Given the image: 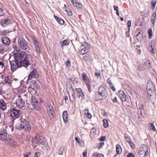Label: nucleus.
<instances>
[{
  "label": "nucleus",
  "mask_w": 157,
  "mask_h": 157,
  "mask_svg": "<svg viewBox=\"0 0 157 157\" xmlns=\"http://www.w3.org/2000/svg\"><path fill=\"white\" fill-rule=\"evenodd\" d=\"M14 59L23 65V67L27 69L30 65V60L32 58L29 57L27 54L24 51L20 50L15 49L13 51Z\"/></svg>",
  "instance_id": "f257e3e1"
},
{
  "label": "nucleus",
  "mask_w": 157,
  "mask_h": 157,
  "mask_svg": "<svg viewBox=\"0 0 157 157\" xmlns=\"http://www.w3.org/2000/svg\"><path fill=\"white\" fill-rule=\"evenodd\" d=\"M98 95L96 97V100H102L105 99L108 96V92L106 87L101 86L98 89Z\"/></svg>",
  "instance_id": "f03ea898"
},
{
  "label": "nucleus",
  "mask_w": 157,
  "mask_h": 157,
  "mask_svg": "<svg viewBox=\"0 0 157 157\" xmlns=\"http://www.w3.org/2000/svg\"><path fill=\"white\" fill-rule=\"evenodd\" d=\"M147 90L148 96L151 97L155 92V86L153 83L150 81H147Z\"/></svg>",
  "instance_id": "7ed1b4c3"
},
{
  "label": "nucleus",
  "mask_w": 157,
  "mask_h": 157,
  "mask_svg": "<svg viewBox=\"0 0 157 157\" xmlns=\"http://www.w3.org/2000/svg\"><path fill=\"white\" fill-rule=\"evenodd\" d=\"M17 41L18 46L20 48L28 53L30 48L27 42L22 38L18 39Z\"/></svg>",
  "instance_id": "20e7f679"
},
{
  "label": "nucleus",
  "mask_w": 157,
  "mask_h": 157,
  "mask_svg": "<svg viewBox=\"0 0 157 157\" xmlns=\"http://www.w3.org/2000/svg\"><path fill=\"white\" fill-rule=\"evenodd\" d=\"M82 79L85 82L88 88V92L90 93L92 91L91 85V80L89 78L86 73L83 72L82 73Z\"/></svg>",
  "instance_id": "39448f33"
},
{
  "label": "nucleus",
  "mask_w": 157,
  "mask_h": 157,
  "mask_svg": "<svg viewBox=\"0 0 157 157\" xmlns=\"http://www.w3.org/2000/svg\"><path fill=\"white\" fill-rule=\"evenodd\" d=\"M30 104L32 105L34 108L38 111L40 110V105L41 102H38V100L34 97L32 96L30 99Z\"/></svg>",
  "instance_id": "423d86ee"
},
{
  "label": "nucleus",
  "mask_w": 157,
  "mask_h": 157,
  "mask_svg": "<svg viewBox=\"0 0 157 157\" xmlns=\"http://www.w3.org/2000/svg\"><path fill=\"white\" fill-rule=\"evenodd\" d=\"M10 64L11 67V71L13 72L19 68H21L23 67V65L16 60L14 59L13 62L10 61Z\"/></svg>",
  "instance_id": "0eeeda50"
},
{
  "label": "nucleus",
  "mask_w": 157,
  "mask_h": 157,
  "mask_svg": "<svg viewBox=\"0 0 157 157\" xmlns=\"http://www.w3.org/2000/svg\"><path fill=\"white\" fill-rule=\"evenodd\" d=\"M10 114L13 120H15L18 118L21 115L20 110L13 108L10 110Z\"/></svg>",
  "instance_id": "6e6552de"
},
{
  "label": "nucleus",
  "mask_w": 157,
  "mask_h": 157,
  "mask_svg": "<svg viewBox=\"0 0 157 157\" xmlns=\"http://www.w3.org/2000/svg\"><path fill=\"white\" fill-rule=\"evenodd\" d=\"M19 128L24 130L29 131L30 130L31 127L29 122L25 119L21 121Z\"/></svg>",
  "instance_id": "1a4fd4ad"
},
{
  "label": "nucleus",
  "mask_w": 157,
  "mask_h": 157,
  "mask_svg": "<svg viewBox=\"0 0 157 157\" xmlns=\"http://www.w3.org/2000/svg\"><path fill=\"white\" fill-rule=\"evenodd\" d=\"M39 76V73L36 69H34L29 75L27 80V83H29V81L33 78H37Z\"/></svg>",
  "instance_id": "9d476101"
},
{
  "label": "nucleus",
  "mask_w": 157,
  "mask_h": 157,
  "mask_svg": "<svg viewBox=\"0 0 157 157\" xmlns=\"http://www.w3.org/2000/svg\"><path fill=\"white\" fill-rule=\"evenodd\" d=\"M80 48H82L80 52V53L83 55L88 52L90 49V46L87 43L85 42L82 44Z\"/></svg>",
  "instance_id": "9b49d317"
},
{
  "label": "nucleus",
  "mask_w": 157,
  "mask_h": 157,
  "mask_svg": "<svg viewBox=\"0 0 157 157\" xmlns=\"http://www.w3.org/2000/svg\"><path fill=\"white\" fill-rule=\"evenodd\" d=\"M47 111L49 119L51 121H52L55 115V113L52 106L50 105L48 106Z\"/></svg>",
  "instance_id": "f8f14e48"
},
{
  "label": "nucleus",
  "mask_w": 157,
  "mask_h": 157,
  "mask_svg": "<svg viewBox=\"0 0 157 157\" xmlns=\"http://www.w3.org/2000/svg\"><path fill=\"white\" fill-rule=\"evenodd\" d=\"M75 90L77 93V97L78 98L81 97L82 100H85V97L82 90L81 88H78L76 89Z\"/></svg>",
  "instance_id": "ddd939ff"
},
{
  "label": "nucleus",
  "mask_w": 157,
  "mask_h": 157,
  "mask_svg": "<svg viewBox=\"0 0 157 157\" xmlns=\"http://www.w3.org/2000/svg\"><path fill=\"white\" fill-rule=\"evenodd\" d=\"M1 23L3 27L6 26L7 25L12 24L11 19L8 18H5L1 21Z\"/></svg>",
  "instance_id": "4468645a"
},
{
  "label": "nucleus",
  "mask_w": 157,
  "mask_h": 157,
  "mask_svg": "<svg viewBox=\"0 0 157 157\" xmlns=\"http://www.w3.org/2000/svg\"><path fill=\"white\" fill-rule=\"evenodd\" d=\"M1 42L2 43L3 45H6L8 47L10 43V40L7 37H2L1 38Z\"/></svg>",
  "instance_id": "2eb2a0df"
},
{
  "label": "nucleus",
  "mask_w": 157,
  "mask_h": 157,
  "mask_svg": "<svg viewBox=\"0 0 157 157\" xmlns=\"http://www.w3.org/2000/svg\"><path fill=\"white\" fill-rule=\"evenodd\" d=\"M143 63L145 66L147 70L151 69L152 67V62L149 60L147 59L143 60Z\"/></svg>",
  "instance_id": "dca6fc26"
},
{
  "label": "nucleus",
  "mask_w": 157,
  "mask_h": 157,
  "mask_svg": "<svg viewBox=\"0 0 157 157\" xmlns=\"http://www.w3.org/2000/svg\"><path fill=\"white\" fill-rule=\"evenodd\" d=\"M7 138V133L5 130L0 131V140L2 141L6 140Z\"/></svg>",
  "instance_id": "f3484780"
},
{
  "label": "nucleus",
  "mask_w": 157,
  "mask_h": 157,
  "mask_svg": "<svg viewBox=\"0 0 157 157\" xmlns=\"http://www.w3.org/2000/svg\"><path fill=\"white\" fill-rule=\"evenodd\" d=\"M67 89L69 91L71 92L72 98V99H71L70 97H69V99L70 101L71 102H73L75 100V97L74 96V95L75 94V92L74 90V89H73L71 85H69V87H67Z\"/></svg>",
  "instance_id": "a211bd4d"
},
{
  "label": "nucleus",
  "mask_w": 157,
  "mask_h": 157,
  "mask_svg": "<svg viewBox=\"0 0 157 157\" xmlns=\"http://www.w3.org/2000/svg\"><path fill=\"white\" fill-rule=\"evenodd\" d=\"M119 96L122 101H125L126 100V97L124 92L122 90H120L118 92Z\"/></svg>",
  "instance_id": "6ab92c4d"
},
{
  "label": "nucleus",
  "mask_w": 157,
  "mask_h": 157,
  "mask_svg": "<svg viewBox=\"0 0 157 157\" xmlns=\"http://www.w3.org/2000/svg\"><path fill=\"white\" fill-rule=\"evenodd\" d=\"M71 2L74 7L78 9H82V5L81 3H78L76 0H70Z\"/></svg>",
  "instance_id": "aec40b11"
},
{
  "label": "nucleus",
  "mask_w": 157,
  "mask_h": 157,
  "mask_svg": "<svg viewBox=\"0 0 157 157\" xmlns=\"http://www.w3.org/2000/svg\"><path fill=\"white\" fill-rule=\"evenodd\" d=\"M139 113L142 117H144L146 115V111L144 108V105L143 104L141 105L138 110V114H139Z\"/></svg>",
  "instance_id": "412c9836"
},
{
  "label": "nucleus",
  "mask_w": 157,
  "mask_h": 157,
  "mask_svg": "<svg viewBox=\"0 0 157 157\" xmlns=\"http://www.w3.org/2000/svg\"><path fill=\"white\" fill-rule=\"evenodd\" d=\"M8 47L6 45H0V53L3 54L4 52L8 50Z\"/></svg>",
  "instance_id": "4be33fe9"
},
{
  "label": "nucleus",
  "mask_w": 157,
  "mask_h": 157,
  "mask_svg": "<svg viewBox=\"0 0 157 157\" xmlns=\"http://www.w3.org/2000/svg\"><path fill=\"white\" fill-rule=\"evenodd\" d=\"M143 34L140 32H139L136 36V38L138 41L141 43L143 40Z\"/></svg>",
  "instance_id": "5701e85b"
},
{
  "label": "nucleus",
  "mask_w": 157,
  "mask_h": 157,
  "mask_svg": "<svg viewBox=\"0 0 157 157\" xmlns=\"http://www.w3.org/2000/svg\"><path fill=\"white\" fill-rule=\"evenodd\" d=\"M0 108L3 111L6 109V105L3 99H0Z\"/></svg>",
  "instance_id": "b1692460"
},
{
  "label": "nucleus",
  "mask_w": 157,
  "mask_h": 157,
  "mask_svg": "<svg viewBox=\"0 0 157 157\" xmlns=\"http://www.w3.org/2000/svg\"><path fill=\"white\" fill-rule=\"evenodd\" d=\"M29 83H30L29 85L30 87H33V88L36 89V90H37V88H38L37 87V85L38 84L34 80H32L31 81H29Z\"/></svg>",
  "instance_id": "393cba45"
},
{
  "label": "nucleus",
  "mask_w": 157,
  "mask_h": 157,
  "mask_svg": "<svg viewBox=\"0 0 157 157\" xmlns=\"http://www.w3.org/2000/svg\"><path fill=\"white\" fill-rule=\"evenodd\" d=\"M62 117L64 122L66 124L68 122L67 113V111H64L63 112Z\"/></svg>",
  "instance_id": "a878e982"
},
{
  "label": "nucleus",
  "mask_w": 157,
  "mask_h": 157,
  "mask_svg": "<svg viewBox=\"0 0 157 157\" xmlns=\"http://www.w3.org/2000/svg\"><path fill=\"white\" fill-rule=\"evenodd\" d=\"M54 17L57 22L59 24L61 25H63L64 24V20L60 18H59L55 15H54Z\"/></svg>",
  "instance_id": "bb28decb"
},
{
  "label": "nucleus",
  "mask_w": 157,
  "mask_h": 157,
  "mask_svg": "<svg viewBox=\"0 0 157 157\" xmlns=\"http://www.w3.org/2000/svg\"><path fill=\"white\" fill-rule=\"evenodd\" d=\"M38 142L40 144L44 145L45 147H48V144L47 142H46L45 139H43V141H41L40 139H38Z\"/></svg>",
  "instance_id": "cd10ccee"
},
{
  "label": "nucleus",
  "mask_w": 157,
  "mask_h": 157,
  "mask_svg": "<svg viewBox=\"0 0 157 157\" xmlns=\"http://www.w3.org/2000/svg\"><path fill=\"white\" fill-rule=\"evenodd\" d=\"M138 70L139 71H143L144 70H147L145 66L144 63L140 64L138 67Z\"/></svg>",
  "instance_id": "c85d7f7f"
},
{
  "label": "nucleus",
  "mask_w": 157,
  "mask_h": 157,
  "mask_svg": "<svg viewBox=\"0 0 157 157\" xmlns=\"http://www.w3.org/2000/svg\"><path fill=\"white\" fill-rule=\"evenodd\" d=\"M151 22L153 24H154L155 22V21L156 20V13H153L151 17Z\"/></svg>",
  "instance_id": "c756f323"
},
{
  "label": "nucleus",
  "mask_w": 157,
  "mask_h": 157,
  "mask_svg": "<svg viewBox=\"0 0 157 157\" xmlns=\"http://www.w3.org/2000/svg\"><path fill=\"white\" fill-rule=\"evenodd\" d=\"M116 152L117 154H120L122 152L121 147L120 145L117 144L116 146Z\"/></svg>",
  "instance_id": "7c9ffc66"
},
{
  "label": "nucleus",
  "mask_w": 157,
  "mask_h": 157,
  "mask_svg": "<svg viewBox=\"0 0 157 157\" xmlns=\"http://www.w3.org/2000/svg\"><path fill=\"white\" fill-rule=\"evenodd\" d=\"M12 80L9 77H6L4 80V82L6 84H10L12 83Z\"/></svg>",
  "instance_id": "2f4dec72"
},
{
  "label": "nucleus",
  "mask_w": 157,
  "mask_h": 157,
  "mask_svg": "<svg viewBox=\"0 0 157 157\" xmlns=\"http://www.w3.org/2000/svg\"><path fill=\"white\" fill-rule=\"evenodd\" d=\"M103 125L105 128H107L109 126V123L108 120L106 119L103 120Z\"/></svg>",
  "instance_id": "473e14b6"
},
{
  "label": "nucleus",
  "mask_w": 157,
  "mask_h": 157,
  "mask_svg": "<svg viewBox=\"0 0 157 157\" xmlns=\"http://www.w3.org/2000/svg\"><path fill=\"white\" fill-rule=\"evenodd\" d=\"M148 38L150 39L152 38V31L151 29H149L148 31Z\"/></svg>",
  "instance_id": "72a5a7b5"
},
{
  "label": "nucleus",
  "mask_w": 157,
  "mask_h": 157,
  "mask_svg": "<svg viewBox=\"0 0 157 157\" xmlns=\"http://www.w3.org/2000/svg\"><path fill=\"white\" fill-rule=\"evenodd\" d=\"M28 92L30 93H31L33 91H34L35 93H36L37 92V90H36V89H35L33 87H30V86H29L28 87Z\"/></svg>",
  "instance_id": "f704fd0d"
},
{
  "label": "nucleus",
  "mask_w": 157,
  "mask_h": 157,
  "mask_svg": "<svg viewBox=\"0 0 157 157\" xmlns=\"http://www.w3.org/2000/svg\"><path fill=\"white\" fill-rule=\"evenodd\" d=\"M144 147L142 146L140 148L139 151L138 152V154L139 155H141L144 153Z\"/></svg>",
  "instance_id": "c9c22d12"
},
{
  "label": "nucleus",
  "mask_w": 157,
  "mask_h": 157,
  "mask_svg": "<svg viewBox=\"0 0 157 157\" xmlns=\"http://www.w3.org/2000/svg\"><path fill=\"white\" fill-rule=\"evenodd\" d=\"M129 144L132 149H134L135 148V146L132 140L128 142Z\"/></svg>",
  "instance_id": "e433bc0d"
},
{
  "label": "nucleus",
  "mask_w": 157,
  "mask_h": 157,
  "mask_svg": "<svg viewBox=\"0 0 157 157\" xmlns=\"http://www.w3.org/2000/svg\"><path fill=\"white\" fill-rule=\"evenodd\" d=\"M35 48L36 51V55L37 56H39L40 54V49L39 46L35 47Z\"/></svg>",
  "instance_id": "4c0bfd02"
},
{
  "label": "nucleus",
  "mask_w": 157,
  "mask_h": 157,
  "mask_svg": "<svg viewBox=\"0 0 157 157\" xmlns=\"http://www.w3.org/2000/svg\"><path fill=\"white\" fill-rule=\"evenodd\" d=\"M11 31H9L7 30H4L2 32L1 35L6 36L7 34L9 33Z\"/></svg>",
  "instance_id": "58836bf2"
},
{
  "label": "nucleus",
  "mask_w": 157,
  "mask_h": 157,
  "mask_svg": "<svg viewBox=\"0 0 157 157\" xmlns=\"http://www.w3.org/2000/svg\"><path fill=\"white\" fill-rule=\"evenodd\" d=\"M68 41L67 40H65L62 41V43L61 45V46H66L68 45L69 44V43H68Z\"/></svg>",
  "instance_id": "ea45409f"
},
{
  "label": "nucleus",
  "mask_w": 157,
  "mask_h": 157,
  "mask_svg": "<svg viewBox=\"0 0 157 157\" xmlns=\"http://www.w3.org/2000/svg\"><path fill=\"white\" fill-rule=\"evenodd\" d=\"M64 148L63 147H61L59 150V155L63 154V151H64Z\"/></svg>",
  "instance_id": "a19ab883"
},
{
  "label": "nucleus",
  "mask_w": 157,
  "mask_h": 157,
  "mask_svg": "<svg viewBox=\"0 0 157 157\" xmlns=\"http://www.w3.org/2000/svg\"><path fill=\"white\" fill-rule=\"evenodd\" d=\"M83 59L86 62H89L90 60V59L89 56H86L83 57Z\"/></svg>",
  "instance_id": "79ce46f5"
},
{
  "label": "nucleus",
  "mask_w": 157,
  "mask_h": 157,
  "mask_svg": "<svg viewBox=\"0 0 157 157\" xmlns=\"http://www.w3.org/2000/svg\"><path fill=\"white\" fill-rule=\"evenodd\" d=\"M85 114L86 117L88 118H90L92 117L91 114L89 112H87L86 113L85 112Z\"/></svg>",
  "instance_id": "37998d69"
},
{
  "label": "nucleus",
  "mask_w": 157,
  "mask_h": 157,
  "mask_svg": "<svg viewBox=\"0 0 157 157\" xmlns=\"http://www.w3.org/2000/svg\"><path fill=\"white\" fill-rule=\"evenodd\" d=\"M66 65L68 67H69L71 66V62L68 59H67V60L66 62Z\"/></svg>",
  "instance_id": "c03bdc74"
},
{
  "label": "nucleus",
  "mask_w": 157,
  "mask_h": 157,
  "mask_svg": "<svg viewBox=\"0 0 157 157\" xmlns=\"http://www.w3.org/2000/svg\"><path fill=\"white\" fill-rule=\"evenodd\" d=\"M156 1H155V2L152 1V2H151V7H152V8L153 9H154L155 8V6L156 4Z\"/></svg>",
  "instance_id": "a18cd8bd"
},
{
  "label": "nucleus",
  "mask_w": 157,
  "mask_h": 157,
  "mask_svg": "<svg viewBox=\"0 0 157 157\" xmlns=\"http://www.w3.org/2000/svg\"><path fill=\"white\" fill-rule=\"evenodd\" d=\"M125 139V140L127 142H128L129 141H131V138L130 137H128L127 136H124Z\"/></svg>",
  "instance_id": "49530a36"
},
{
  "label": "nucleus",
  "mask_w": 157,
  "mask_h": 157,
  "mask_svg": "<svg viewBox=\"0 0 157 157\" xmlns=\"http://www.w3.org/2000/svg\"><path fill=\"white\" fill-rule=\"evenodd\" d=\"M140 45H136V49L138 51V52H139L138 54L139 55H140V52H141V50L140 49Z\"/></svg>",
  "instance_id": "de8ad7c7"
},
{
  "label": "nucleus",
  "mask_w": 157,
  "mask_h": 157,
  "mask_svg": "<svg viewBox=\"0 0 157 157\" xmlns=\"http://www.w3.org/2000/svg\"><path fill=\"white\" fill-rule=\"evenodd\" d=\"M22 100L21 99L17 100L16 102L17 105L18 106H20V104H22L23 103H22Z\"/></svg>",
  "instance_id": "09e8293b"
},
{
  "label": "nucleus",
  "mask_w": 157,
  "mask_h": 157,
  "mask_svg": "<svg viewBox=\"0 0 157 157\" xmlns=\"http://www.w3.org/2000/svg\"><path fill=\"white\" fill-rule=\"evenodd\" d=\"M106 137L105 136H101L99 138V140L101 141H103L105 140Z\"/></svg>",
  "instance_id": "8fccbe9b"
},
{
  "label": "nucleus",
  "mask_w": 157,
  "mask_h": 157,
  "mask_svg": "<svg viewBox=\"0 0 157 157\" xmlns=\"http://www.w3.org/2000/svg\"><path fill=\"white\" fill-rule=\"evenodd\" d=\"M106 81L107 83L109 85H113V84L112 83L110 78H108L106 80Z\"/></svg>",
  "instance_id": "3c124183"
},
{
  "label": "nucleus",
  "mask_w": 157,
  "mask_h": 157,
  "mask_svg": "<svg viewBox=\"0 0 157 157\" xmlns=\"http://www.w3.org/2000/svg\"><path fill=\"white\" fill-rule=\"evenodd\" d=\"M38 141H37L35 143L34 142H33L32 144L33 145V147H34V148H36L38 144Z\"/></svg>",
  "instance_id": "603ef678"
},
{
  "label": "nucleus",
  "mask_w": 157,
  "mask_h": 157,
  "mask_svg": "<svg viewBox=\"0 0 157 157\" xmlns=\"http://www.w3.org/2000/svg\"><path fill=\"white\" fill-rule=\"evenodd\" d=\"M151 129L153 130L154 132L155 131H156V129L155 128L153 124H151V126L150 127Z\"/></svg>",
  "instance_id": "864d4df0"
},
{
  "label": "nucleus",
  "mask_w": 157,
  "mask_h": 157,
  "mask_svg": "<svg viewBox=\"0 0 157 157\" xmlns=\"http://www.w3.org/2000/svg\"><path fill=\"white\" fill-rule=\"evenodd\" d=\"M131 25V20H129L128 21L127 23V26L128 28V30H130V27Z\"/></svg>",
  "instance_id": "5fc2aeb1"
},
{
  "label": "nucleus",
  "mask_w": 157,
  "mask_h": 157,
  "mask_svg": "<svg viewBox=\"0 0 157 157\" xmlns=\"http://www.w3.org/2000/svg\"><path fill=\"white\" fill-rule=\"evenodd\" d=\"M40 155V153L39 152H36L34 154V157H38Z\"/></svg>",
  "instance_id": "6e6d98bb"
},
{
  "label": "nucleus",
  "mask_w": 157,
  "mask_h": 157,
  "mask_svg": "<svg viewBox=\"0 0 157 157\" xmlns=\"http://www.w3.org/2000/svg\"><path fill=\"white\" fill-rule=\"evenodd\" d=\"M127 157H135V155L132 153L130 152L128 154Z\"/></svg>",
  "instance_id": "4d7b16f0"
},
{
  "label": "nucleus",
  "mask_w": 157,
  "mask_h": 157,
  "mask_svg": "<svg viewBox=\"0 0 157 157\" xmlns=\"http://www.w3.org/2000/svg\"><path fill=\"white\" fill-rule=\"evenodd\" d=\"M31 38L32 39V40L33 41V43L37 41L36 39V37L34 36H32L31 37Z\"/></svg>",
  "instance_id": "13d9d810"
},
{
  "label": "nucleus",
  "mask_w": 157,
  "mask_h": 157,
  "mask_svg": "<svg viewBox=\"0 0 157 157\" xmlns=\"http://www.w3.org/2000/svg\"><path fill=\"white\" fill-rule=\"evenodd\" d=\"M66 11H67V14L69 16H71L72 15V11L70 10H69L68 11L66 10Z\"/></svg>",
  "instance_id": "bf43d9fd"
},
{
  "label": "nucleus",
  "mask_w": 157,
  "mask_h": 157,
  "mask_svg": "<svg viewBox=\"0 0 157 157\" xmlns=\"http://www.w3.org/2000/svg\"><path fill=\"white\" fill-rule=\"evenodd\" d=\"M104 144V142H101L99 143V146L98 147L99 149L101 148Z\"/></svg>",
  "instance_id": "052dcab7"
},
{
  "label": "nucleus",
  "mask_w": 157,
  "mask_h": 157,
  "mask_svg": "<svg viewBox=\"0 0 157 157\" xmlns=\"http://www.w3.org/2000/svg\"><path fill=\"white\" fill-rule=\"evenodd\" d=\"M4 15V12L2 9L0 8V16H2Z\"/></svg>",
  "instance_id": "680f3d73"
},
{
  "label": "nucleus",
  "mask_w": 157,
  "mask_h": 157,
  "mask_svg": "<svg viewBox=\"0 0 157 157\" xmlns=\"http://www.w3.org/2000/svg\"><path fill=\"white\" fill-rule=\"evenodd\" d=\"M113 85H109V87L110 89L113 90V91H115L116 90V88L115 87L112 86Z\"/></svg>",
  "instance_id": "e2e57ef3"
},
{
  "label": "nucleus",
  "mask_w": 157,
  "mask_h": 157,
  "mask_svg": "<svg viewBox=\"0 0 157 157\" xmlns=\"http://www.w3.org/2000/svg\"><path fill=\"white\" fill-rule=\"evenodd\" d=\"M33 44H34V47H38V46H39V44H38V41H36L35 42H34V43H33Z\"/></svg>",
  "instance_id": "0e129e2a"
},
{
  "label": "nucleus",
  "mask_w": 157,
  "mask_h": 157,
  "mask_svg": "<svg viewBox=\"0 0 157 157\" xmlns=\"http://www.w3.org/2000/svg\"><path fill=\"white\" fill-rule=\"evenodd\" d=\"M79 139V138H78L77 137H76L75 138V140H76V142L77 143L79 144L80 143V141Z\"/></svg>",
  "instance_id": "69168bd1"
},
{
  "label": "nucleus",
  "mask_w": 157,
  "mask_h": 157,
  "mask_svg": "<svg viewBox=\"0 0 157 157\" xmlns=\"http://www.w3.org/2000/svg\"><path fill=\"white\" fill-rule=\"evenodd\" d=\"M129 31L130 30L128 29V31L126 32V36L127 37H128L129 36Z\"/></svg>",
  "instance_id": "338daca9"
},
{
  "label": "nucleus",
  "mask_w": 157,
  "mask_h": 157,
  "mask_svg": "<svg viewBox=\"0 0 157 157\" xmlns=\"http://www.w3.org/2000/svg\"><path fill=\"white\" fill-rule=\"evenodd\" d=\"M113 7L114 10L116 11L118 10V7L117 6L114 5Z\"/></svg>",
  "instance_id": "774afa93"
}]
</instances>
